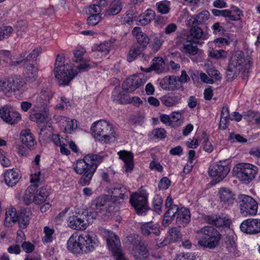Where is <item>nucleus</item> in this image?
I'll return each instance as SVG.
<instances>
[{"instance_id":"obj_1","label":"nucleus","mask_w":260,"mask_h":260,"mask_svg":"<svg viewBox=\"0 0 260 260\" xmlns=\"http://www.w3.org/2000/svg\"><path fill=\"white\" fill-rule=\"evenodd\" d=\"M103 156L99 154H88L82 159L77 160L74 170L77 174L82 175L78 184L82 186L90 184L98 166L103 161Z\"/></svg>"},{"instance_id":"obj_2","label":"nucleus","mask_w":260,"mask_h":260,"mask_svg":"<svg viewBox=\"0 0 260 260\" xmlns=\"http://www.w3.org/2000/svg\"><path fill=\"white\" fill-rule=\"evenodd\" d=\"M98 240L95 234L88 231L80 235L77 239L71 236L68 241V249L73 253L80 254L92 251L97 246Z\"/></svg>"},{"instance_id":"obj_3","label":"nucleus","mask_w":260,"mask_h":260,"mask_svg":"<svg viewBox=\"0 0 260 260\" xmlns=\"http://www.w3.org/2000/svg\"><path fill=\"white\" fill-rule=\"evenodd\" d=\"M53 72L55 78L60 86L69 85L78 74L72 68V65L65 62V58L62 54L57 55Z\"/></svg>"},{"instance_id":"obj_4","label":"nucleus","mask_w":260,"mask_h":260,"mask_svg":"<svg viewBox=\"0 0 260 260\" xmlns=\"http://www.w3.org/2000/svg\"><path fill=\"white\" fill-rule=\"evenodd\" d=\"M95 138L104 143L115 140L116 136L111 124L105 120H100L93 123L91 127Z\"/></svg>"},{"instance_id":"obj_5","label":"nucleus","mask_w":260,"mask_h":260,"mask_svg":"<svg viewBox=\"0 0 260 260\" xmlns=\"http://www.w3.org/2000/svg\"><path fill=\"white\" fill-rule=\"evenodd\" d=\"M198 233L201 235L198 244L202 247L213 249L219 245L221 235L213 226H205Z\"/></svg>"},{"instance_id":"obj_6","label":"nucleus","mask_w":260,"mask_h":260,"mask_svg":"<svg viewBox=\"0 0 260 260\" xmlns=\"http://www.w3.org/2000/svg\"><path fill=\"white\" fill-rule=\"evenodd\" d=\"M94 215H88V210H75L68 218L69 226L72 229L80 230L85 229L94 221Z\"/></svg>"},{"instance_id":"obj_7","label":"nucleus","mask_w":260,"mask_h":260,"mask_svg":"<svg viewBox=\"0 0 260 260\" xmlns=\"http://www.w3.org/2000/svg\"><path fill=\"white\" fill-rule=\"evenodd\" d=\"M229 65L240 71H243L242 78L244 80H247L248 77L244 74L249 73V69L252 65V62L250 56L245 57L243 51H237L231 56Z\"/></svg>"},{"instance_id":"obj_8","label":"nucleus","mask_w":260,"mask_h":260,"mask_svg":"<svg viewBox=\"0 0 260 260\" xmlns=\"http://www.w3.org/2000/svg\"><path fill=\"white\" fill-rule=\"evenodd\" d=\"M109 207V203L106 197H99L92 201L90 205L91 211H88V215L94 214V220L98 216L106 220L111 215L108 208Z\"/></svg>"},{"instance_id":"obj_9","label":"nucleus","mask_w":260,"mask_h":260,"mask_svg":"<svg viewBox=\"0 0 260 260\" xmlns=\"http://www.w3.org/2000/svg\"><path fill=\"white\" fill-rule=\"evenodd\" d=\"M230 168L226 163V160H220L211 165L208 169L210 176L214 179L211 182L212 184H216L221 182L229 174Z\"/></svg>"},{"instance_id":"obj_10","label":"nucleus","mask_w":260,"mask_h":260,"mask_svg":"<svg viewBox=\"0 0 260 260\" xmlns=\"http://www.w3.org/2000/svg\"><path fill=\"white\" fill-rule=\"evenodd\" d=\"M257 168L250 164H239L234 168L237 177L245 183H248L255 177Z\"/></svg>"},{"instance_id":"obj_11","label":"nucleus","mask_w":260,"mask_h":260,"mask_svg":"<svg viewBox=\"0 0 260 260\" xmlns=\"http://www.w3.org/2000/svg\"><path fill=\"white\" fill-rule=\"evenodd\" d=\"M241 212L245 215H255L257 211L258 205L251 197L241 194L239 197Z\"/></svg>"},{"instance_id":"obj_12","label":"nucleus","mask_w":260,"mask_h":260,"mask_svg":"<svg viewBox=\"0 0 260 260\" xmlns=\"http://www.w3.org/2000/svg\"><path fill=\"white\" fill-rule=\"evenodd\" d=\"M107 244L109 249L112 251L116 260H127L123 255L121 250V244L118 236L112 232L108 233Z\"/></svg>"},{"instance_id":"obj_13","label":"nucleus","mask_w":260,"mask_h":260,"mask_svg":"<svg viewBox=\"0 0 260 260\" xmlns=\"http://www.w3.org/2000/svg\"><path fill=\"white\" fill-rule=\"evenodd\" d=\"M129 202L139 215H142L148 209L147 199L144 195L134 193L131 196Z\"/></svg>"},{"instance_id":"obj_14","label":"nucleus","mask_w":260,"mask_h":260,"mask_svg":"<svg viewBox=\"0 0 260 260\" xmlns=\"http://www.w3.org/2000/svg\"><path fill=\"white\" fill-rule=\"evenodd\" d=\"M0 117L5 122L14 124L21 120V115L12 107L6 105L0 109Z\"/></svg>"},{"instance_id":"obj_15","label":"nucleus","mask_w":260,"mask_h":260,"mask_svg":"<svg viewBox=\"0 0 260 260\" xmlns=\"http://www.w3.org/2000/svg\"><path fill=\"white\" fill-rule=\"evenodd\" d=\"M241 231L247 234H256L260 233V219H247L240 225Z\"/></svg>"},{"instance_id":"obj_16","label":"nucleus","mask_w":260,"mask_h":260,"mask_svg":"<svg viewBox=\"0 0 260 260\" xmlns=\"http://www.w3.org/2000/svg\"><path fill=\"white\" fill-rule=\"evenodd\" d=\"M53 95V93L51 90L47 88L42 89L36 99L35 107L42 112V109L47 108Z\"/></svg>"},{"instance_id":"obj_17","label":"nucleus","mask_w":260,"mask_h":260,"mask_svg":"<svg viewBox=\"0 0 260 260\" xmlns=\"http://www.w3.org/2000/svg\"><path fill=\"white\" fill-rule=\"evenodd\" d=\"M112 189L113 190L111 197L114 203L121 204L128 199L127 189L122 184L116 183Z\"/></svg>"},{"instance_id":"obj_18","label":"nucleus","mask_w":260,"mask_h":260,"mask_svg":"<svg viewBox=\"0 0 260 260\" xmlns=\"http://www.w3.org/2000/svg\"><path fill=\"white\" fill-rule=\"evenodd\" d=\"M127 240L134 246H136L138 251V255L136 254L137 258L144 259L148 257V251L143 242L140 240L138 236L130 235L127 237Z\"/></svg>"},{"instance_id":"obj_19","label":"nucleus","mask_w":260,"mask_h":260,"mask_svg":"<svg viewBox=\"0 0 260 260\" xmlns=\"http://www.w3.org/2000/svg\"><path fill=\"white\" fill-rule=\"evenodd\" d=\"M144 83V79L140 78L138 76L134 75L126 79L124 82L122 84V89L125 91L133 92L142 86Z\"/></svg>"},{"instance_id":"obj_20","label":"nucleus","mask_w":260,"mask_h":260,"mask_svg":"<svg viewBox=\"0 0 260 260\" xmlns=\"http://www.w3.org/2000/svg\"><path fill=\"white\" fill-rule=\"evenodd\" d=\"M21 177L20 171L17 169L8 170L4 173L6 184L11 187L15 186Z\"/></svg>"},{"instance_id":"obj_21","label":"nucleus","mask_w":260,"mask_h":260,"mask_svg":"<svg viewBox=\"0 0 260 260\" xmlns=\"http://www.w3.org/2000/svg\"><path fill=\"white\" fill-rule=\"evenodd\" d=\"M205 220L210 224H213L217 228H228L230 224V221L226 217L217 215H207L204 218Z\"/></svg>"},{"instance_id":"obj_22","label":"nucleus","mask_w":260,"mask_h":260,"mask_svg":"<svg viewBox=\"0 0 260 260\" xmlns=\"http://www.w3.org/2000/svg\"><path fill=\"white\" fill-rule=\"evenodd\" d=\"M218 196L220 203L222 205L230 206L234 203L235 194L230 188L223 187L220 188Z\"/></svg>"},{"instance_id":"obj_23","label":"nucleus","mask_w":260,"mask_h":260,"mask_svg":"<svg viewBox=\"0 0 260 260\" xmlns=\"http://www.w3.org/2000/svg\"><path fill=\"white\" fill-rule=\"evenodd\" d=\"M120 159L124 162L125 172L131 173L134 169V155L131 151L120 150L117 153Z\"/></svg>"},{"instance_id":"obj_24","label":"nucleus","mask_w":260,"mask_h":260,"mask_svg":"<svg viewBox=\"0 0 260 260\" xmlns=\"http://www.w3.org/2000/svg\"><path fill=\"white\" fill-rule=\"evenodd\" d=\"M208 38V33L204 32L200 27L194 26L190 29L187 39H189L194 43H196L199 40H205Z\"/></svg>"},{"instance_id":"obj_25","label":"nucleus","mask_w":260,"mask_h":260,"mask_svg":"<svg viewBox=\"0 0 260 260\" xmlns=\"http://www.w3.org/2000/svg\"><path fill=\"white\" fill-rule=\"evenodd\" d=\"M140 230L142 234L145 236H148L151 234L158 236L160 232L158 224H154L152 222L142 223L140 227Z\"/></svg>"},{"instance_id":"obj_26","label":"nucleus","mask_w":260,"mask_h":260,"mask_svg":"<svg viewBox=\"0 0 260 260\" xmlns=\"http://www.w3.org/2000/svg\"><path fill=\"white\" fill-rule=\"evenodd\" d=\"M190 221V214L189 210L184 207L180 208L178 214L176 215V222L179 227L186 226Z\"/></svg>"},{"instance_id":"obj_27","label":"nucleus","mask_w":260,"mask_h":260,"mask_svg":"<svg viewBox=\"0 0 260 260\" xmlns=\"http://www.w3.org/2000/svg\"><path fill=\"white\" fill-rule=\"evenodd\" d=\"M20 138L22 143L29 149H34L36 141L30 129L22 130L20 133Z\"/></svg>"},{"instance_id":"obj_28","label":"nucleus","mask_w":260,"mask_h":260,"mask_svg":"<svg viewBox=\"0 0 260 260\" xmlns=\"http://www.w3.org/2000/svg\"><path fill=\"white\" fill-rule=\"evenodd\" d=\"M170 239H164V240L158 244L159 247H163L167 245L171 242H176L181 237V234L180 231L176 227L171 228L169 232Z\"/></svg>"},{"instance_id":"obj_29","label":"nucleus","mask_w":260,"mask_h":260,"mask_svg":"<svg viewBox=\"0 0 260 260\" xmlns=\"http://www.w3.org/2000/svg\"><path fill=\"white\" fill-rule=\"evenodd\" d=\"M180 100V95L176 94H168L160 99L162 103L167 107L174 106L178 104Z\"/></svg>"},{"instance_id":"obj_30","label":"nucleus","mask_w":260,"mask_h":260,"mask_svg":"<svg viewBox=\"0 0 260 260\" xmlns=\"http://www.w3.org/2000/svg\"><path fill=\"white\" fill-rule=\"evenodd\" d=\"M166 208L167 209V211L165 212L166 215H170L172 217H175L180 211L179 207L173 203V200L171 196H169L166 201L165 203Z\"/></svg>"},{"instance_id":"obj_31","label":"nucleus","mask_w":260,"mask_h":260,"mask_svg":"<svg viewBox=\"0 0 260 260\" xmlns=\"http://www.w3.org/2000/svg\"><path fill=\"white\" fill-rule=\"evenodd\" d=\"M17 216L15 208H11L7 210L5 214V225L7 227L12 226L13 223L17 222Z\"/></svg>"},{"instance_id":"obj_32","label":"nucleus","mask_w":260,"mask_h":260,"mask_svg":"<svg viewBox=\"0 0 260 260\" xmlns=\"http://www.w3.org/2000/svg\"><path fill=\"white\" fill-rule=\"evenodd\" d=\"M210 16V13L207 11H203L197 15H193L189 19L191 24L194 25L201 24L207 21Z\"/></svg>"},{"instance_id":"obj_33","label":"nucleus","mask_w":260,"mask_h":260,"mask_svg":"<svg viewBox=\"0 0 260 260\" xmlns=\"http://www.w3.org/2000/svg\"><path fill=\"white\" fill-rule=\"evenodd\" d=\"M48 195L49 192L46 187L42 186L36 193L35 192L33 202L36 204L40 205L45 202Z\"/></svg>"},{"instance_id":"obj_34","label":"nucleus","mask_w":260,"mask_h":260,"mask_svg":"<svg viewBox=\"0 0 260 260\" xmlns=\"http://www.w3.org/2000/svg\"><path fill=\"white\" fill-rule=\"evenodd\" d=\"M195 43L191 40L187 39L186 41L183 44L182 51L189 55H194L198 54L199 49L197 45H194Z\"/></svg>"},{"instance_id":"obj_35","label":"nucleus","mask_w":260,"mask_h":260,"mask_svg":"<svg viewBox=\"0 0 260 260\" xmlns=\"http://www.w3.org/2000/svg\"><path fill=\"white\" fill-rule=\"evenodd\" d=\"M37 187L38 185L35 184L33 186H29L25 190L23 197V201L26 205H30L32 202H33L35 192Z\"/></svg>"},{"instance_id":"obj_36","label":"nucleus","mask_w":260,"mask_h":260,"mask_svg":"<svg viewBox=\"0 0 260 260\" xmlns=\"http://www.w3.org/2000/svg\"><path fill=\"white\" fill-rule=\"evenodd\" d=\"M122 9L120 0H114L110 4L109 8L106 10L107 15H115L119 13Z\"/></svg>"},{"instance_id":"obj_37","label":"nucleus","mask_w":260,"mask_h":260,"mask_svg":"<svg viewBox=\"0 0 260 260\" xmlns=\"http://www.w3.org/2000/svg\"><path fill=\"white\" fill-rule=\"evenodd\" d=\"M63 121V126H64V131L66 133L71 134L74 129L77 128V121L74 119H70L65 117L61 118Z\"/></svg>"},{"instance_id":"obj_38","label":"nucleus","mask_w":260,"mask_h":260,"mask_svg":"<svg viewBox=\"0 0 260 260\" xmlns=\"http://www.w3.org/2000/svg\"><path fill=\"white\" fill-rule=\"evenodd\" d=\"M44 113H36L30 116L31 120L36 121L37 123H43L46 122L49 119V114L47 111V108L43 109Z\"/></svg>"},{"instance_id":"obj_39","label":"nucleus","mask_w":260,"mask_h":260,"mask_svg":"<svg viewBox=\"0 0 260 260\" xmlns=\"http://www.w3.org/2000/svg\"><path fill=\"white\" fill-rule=\"evenodd\" d=\"M9 79L10 91L19 90L23 85V82L17 76H12Z\"/></svg>"},{"instance_id":"obj_40","label":"nucleus","mask_w":260,"mask_h":260,"mask_svg":"<svg viewBox=\"0 0 260 260\" xmlns=\"http://www.w3.org/2000/svg\"><path fill=\"white\" fill-rule=\"evenodd\" d=\"M171 123H170V126L176 128L180 126L182 123L183 120L181 119L182 114L179 112H173L170 115Z\"/></svg>"},{"instance_id":"obj_41","label":"nucleus","mask_w":260,"mask_h":260,"mask_svg":"<svg viewBox=\"0 0 260 260\" xmlns=\"http://www.w3.org/2000/svg\"><path fill=\"white\" fill-rule=\"evenodd\" d=\"M27 78L30 82L35 81L38 78V69L34 64L28 63L26 66Z\"/></svg>"},{"instance_id":"obj_42","label":"nucleus","mask_w":260,"mask_h":260,"mask_svg":"<svg viewBox=\"0 0 260 260\" xmlns=\"http://www.w3.org/2000/svg\"><path fill=\"white\" fill-rule=\"evenodd\" d=\"M155 16L154 12L152 10H147L146 13L140 17L139 23L141 25H146L154 19Z\"/></svg>"},{"instance_id":"obj_43","label":"nucleus","mask_w":260,"mask_h":260,"mask_svg":"<svg viewBox=\"0 0 260 260\" xmlns=\"http://www.w3.org/2000/svg\"><path fill=\"white\" fill-rule=\"evenodd\" d=\"M144 47L141 46H133L130 49L127 56V61L132 62L136 58V57L143 51Z\"/></svg>"},{"instance_id":"obj_44","label":"nucleus","mask_w":260,"mask_h":260,"mask_svg":"<svg viewBox=\"0 0 260 260\" xmlns=\"http://www.w3.org/2000/svg\"><path fill=\"white\" fill-rule=\"evenodd\" d=\"M226 248L230 253L235 254L236 251V245L234 239L232 236L226 235L224 238Z\"/></svg>"},{"instance_id":"obj_45","label":"nucleus","mask_w":260,"mask_h":260,"mask_svg":"<svg viewBox=\"0 0 260 260\" xmlns=\"http://www.w3.org/2000/svg\"><path fill=\"white\" fill-rule=\"evenodd\" d=\"M164 60L161 57H154L152 59V64L150 66L153 71H155L157 72H161L164 69Z\"/></svg>"},{"instance_id":"obj_46","label":"nucleus","mask_w":260,"mask_h":260,"mask_svg":"<svg viewBox=\"0 0 260 260\" xmlns=\"http://www.w3.org/2000/svg\"><path fill=\"white\" fill-rule=\"evenodd\" d=\"M241 71L228 64L226 72V79L228 81H232L235 79Z\"/></svg>"},{"instance_id":"obj_47","label":"nucleus","mask_w":260,"mask_h":260,"mask_svg":"<svg viewBox=\"0 0 260 260\" xmlns=\"http://www.w3.org/2000/svg\"><path fill=\"white\" fill-rule=\"evenodd\" d=\"M209 55L212 58L216 59H224L227 56V52L222 49H213L209 52Z\"/></svg>"},{"instance_id":"obj_48","label":"nucleus","mask_w":260,"mask_h":260,"mask_svg":"<svg viewBox=\"0 0 260 260\" xmlns=\"http://www.w3.org/2000/svg\"><path fill=\"white\" fill-rule=\"evenodd\" d=\"M41 51V47H37L33 50L26 57H25V54H22L21 57L24 62H30L31 60L36 58L39 56Z\"/></svg>"},{"instance_id":"obj_49","label":"nucleus","mask_w":260,"mask_h":260,"mask_svg":"<svg viewBox=\"0 0 260 260\" xmlns=\"http://www.w3.org/2000/svg\"><path fill=\"white\" fill-rule=\"evenodd\" d=\"M152 203L153 210L157 213L160 214L161 211V206L162 204V199L161 196L155 195L153 199Z\"/></svg>"},{"instance_id":"obj_50","label":"nucleus","mask_w":260,"mask_h":260,"mask_svg":"<svg viewBox=\"0 0 260 260\" xmlns=\"http://www.w3.org/2000/svg\"><path fill=\"white\" fill-rule=\"evenodd\" d=\"M17 218H18L17 221L18 222L19 226L22 229L25 228L28 224V216L25 214L24 212L22 211L18 215Z\"/></svg>"},{"instance_id":"obj_51","label":"nucleus","mask_w":260,"mask_h":260,"mask_svg":"<svg viewBox=\"0 0 260 260\" xmlns=\"http://www.w3.org/2000/svg\"><path fill=\"white\" fill-rule=\"evenodd\" d=\"M169 80V86L170 90H174L178 89L180 87V83L176 76H171L168 77Z\"/></svg>"},{"instance_id":"obj_52","label":"nucleus","mask_w":260,"mask_h":260,"mask_svg":"<svg viewBox=\"0 0 260 260\" xmlns=\"http://www.w3.org/2000/svg\"><path fill=\"white\" fill-rule=\"evenodd\" d=\"M13 30L12 27L9 26L0 28V41L9 37L12 33Z\"/></svg>"},{"instance_id":"obj_53","label":"nucleus","mask_w":260,"mask_h":260,"mask_svg":"<svg viewBox=\"0 0 260 260\" xmlns=\"http://www.w3.org/2000/svg\"><path fill=\"white\" fill-rule=\"evenodd\" d=\"M101 19V17L98 14L90 15L87 19V23L90 26H95L100 21Z\"/></svg>"},{"instance_id":"obj_54","label":"nucleus","mask_w":260,"mask_h":260,"mask_svg":"<svg viewBox=\"0 0 260 260\" xmlns=\"http://www.w3.org/2000/svg\"><path fill=\"white\" fill-rule=\"evenodd\" d=\"M44 233L45 234V237L43 238L44 242L46 243L50 242L52 241V235L53 234L54 231L53 229H50L48 226H45L44 230Z\"/></svg>"},{"instance_id":"obj_55","label":"nucleus","mask_w":260,"mask_h":260,"mask_svg":"<svg viewBox=\"0 0 260 260\" xmlns=\"http://www.w3.org/2000/svg\"><path fill=\"white\" fill-rule=\"evenodd\" d=\"M138 43L139 44L138 46L143 47L144 48L148 44L149 39L147 35L145 33L142 34L141 35H138V37L136 38Z\"/></svg>"},{"instance_id":"obj_56","label":"nucleus","mask_w":260,"mask_h":260,"mask_svg":"<svg viewBox=\"0 0 260 260\" xmlns=\"http://www.w3.org/2000/svg\"><path fill=\"white\" fill-rule=\"evenodd\" d=\"M9 78H0V91L9 92Z\"/></svg>"},{"instance_id":"obj_57","label":"nucleus","mask_w":260,"mask_h":260,"mask_svg":"<svg viewBox=\"0 0 260 260\" xmlns=\"http://www.w3.org/2000/svg\"><path fill=\"white\" fill-rule=\"evenodd\" d=\"M110 49V44L108 42H104L101 43L98 47L97 50L101 52L103 55L107 54Z\"/></svg>"},{"instance_id":"obj_58","label":"nucleus","mask_w":260,"mask_h":260,"mask_svg":"<svg viewBox=\"0 0 260 260\" xmlns=\"http://www.w3.org/2000/svg\"><path fill=\"white\" fill-rule=\"evenodd\" d=\"M171 184V181L166 177H163L159 182L158 188L159 189H167Z\"/></svg>"},{"instance_id":"obj_59","label":"nucleus","mask_w":260,"mask_h":260,"mask_svg":"<svg viewBox=\"0 0 260 260\" xmlns=\"http://www.w3.org/2000/svg\"><path fill=\"white\" fill-rule=\"evenodd\" d=\"M213 34L215 35H221L225 32L224 28L220 25L219 22L215 23L212 26Z\"/></svg>"},{"instance_id":"obj_60","label":"nucleus","mask_w":260,"mask_h":260,"mask_svg":"<svg viewBox=\"0 0 260 260\" xmlns=\"http://www.w3.org/2000/svg\"><path fill=\"white\" fill-rule=\"evenodd\" d=\"M203 135L205 136V139L203 142V149L205 151L210 153L213 151V147L210 142L209 141L208 137H206V133H204Z\"/></svg>"},{"instance_id":"obj_61","label":"nucleus","mask_w":260,"mask_h":260,"mask_svg":"<svg viewBox=\"0 0 260 260\" xmlns=\"http://www.w3.org/2000/svg\"><path fill=\"white\" fill-rule=\"evenodd\" d=\"M157 9L159 12L161 14H167L170 11V8L169 6L165 3L161 2L157 3Z\"/></svg>"},{"instance_id":"obj_62","label":"nucleus","mask_w":260,"mask_h":260,"mask_svg":"<svg viewBox=\"0 0 260 260\" xmlns=\"http://www.w3.org/2000/svg\"><path fill=\"white\" fill-rule=\"evenodd\" d=\"M175 260H195L190 253L182 252L177 254Z\"/></svg>"},{"instance_id":"obj_63","label":"nucleus","mask_w":260,"mask_h":260,"mask_svg":"<svg viewBox=\"0 0 260 260\" xmlns=\"http://www.w3.org/2000/svg\"><path fill=\"white\" fill-rule=\"evenodd\" d=\"M70 106V101L64 96L61 97V103L56 106V108L58 109H67Z\"/></svg>"},{"instance_id":"obj_64","label":"nucleus","mask_w":260,"mask_h":260,"mask_svg":"<svg viewBox=\"0 0 260 260\" xmlns=\"http://www.w3.org/2000/svg\"><path fill=\"white\" fill-rule=\"evenodd\" d=\"M162 42L163 40L161 39L155 38L151 45L153 51L156 52L159 50L162 45Z\"/></svg>"}]
</instances>
